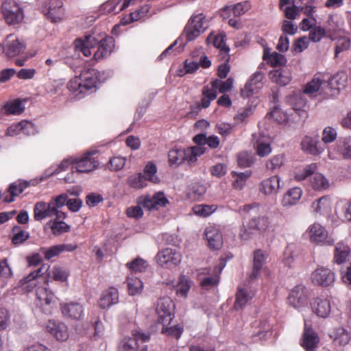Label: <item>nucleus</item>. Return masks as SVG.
<instances>
[{"label":"nucleus","mask_w":351,"mask_h":351,"mask_svg":"<svg viewBox=\"0 0 351 351\" xmlns=\"http://www.w3.org/2000/svg\"><path fill=\"white\" fill-rule=\"evenodd\" d=\"M225 34H220L214 38L212 36V34H210L206 38V42L209 43L210 42L213 43V45L220 49V51L222 55V58L226 61L228 62L230 59V56L228 52L230 51V48L226 46L225 43Z\"/></svg>","instance_id":"28"},{"label":"nucleus","mask_w":351,"mask_h":351,"mask_svg":"<svg viewBox=\"0 0 351 351\" xmlns=\"http://www.w3.org/2000/svg\"><path fill=\"white\" fill-rule=\"evenodd\" d=\"M3 108L5 110L6 114H20L25 109L19 99L5 104Z\"/></svg>","instance_id":"44"},{"label":"nucleus","mask_w":351,"mask_h":351,"mask_svg":"<svg viewBox=\"0 0 351 351\" xmlns=\"http://www.w3.org/2000/svg\"><path fill=\"white\" fill-rule=\"evenodd\" d=\"M68 88L73 92L79 90L80 93L84 94L85 92H86L83 86L80 76L75 77L73 79L71 80L68 84Z\"/></svg>","instance_id":"60"},{"label":"nucleus","mask_w":351,"mask_h":351,"mask_svg":"<svg viewBox=\"0 0 351 351\" xmlns=\"http://www.w3.org/2000/svg\"><path fill=\"white\" fill-rule=\"evenodd\" d=\"M317 169V165L315 163L310 164L306 166L304 169L295 175V178L298 180H303L308 176L312 175Z\"/></svg>","instance_id":"63"},{"label":"nucleus","mask_w":351,"mask_h":351,"mask_svg":"<svg viewBox=\"0 0 351 351\" xmlns=\"http://www.w3.org/2000/svg\"><path fill=\"white\" fill-rule=\"evenodd\" d=\"M189 288L190 285L187 278L184 276H180L179 282L175 287L176 293L183 298H186Z\"/></svg>","instance_id":"48"},{"label":"nucleus","mask_w":351,"mask_h":351,"mask_svg":"<svg viewBox=\"0 0 351 351\" xmlns=\"http://www.w3.org/2000/svg\"><path fill=\"white\" fill-rule=\"evenodd\" d=\"M254 156L251 153L242 152L238 154L237 162L241 167H249L254 163Z\"/></svg>","instance_id":"47"},{"label":"nucleus","mask_w":351,"mask_h":351,"mask_svg":"<svg viewBox=\"0 0 351 351\" xmlns=\"http://www.w3.org/2000/svg\"><path fill=\"white\" fill-rule=\"evenodd\" d=\"M53 234L60 235L70 230V226L62 221H54L51 226Z\"/></svg>","instance_id":"56"},{"label":"nucleus","mask_w":351,"mask_h":351,"mask_svg":"<svg viewBox=\"0 0 351 351\" xmlns=\"http://www.w3.org/2000/svg\"><path fill=\"white\" fill-rule=\"evenodd\" d=\"M347 76L344 72H339L334 75L328 82V86L332 90L339 91L346 87Z\"/></svg>","instance_id":"33"},{"label":"nucleus","mask_w":351,"mask_h":351,"mask_svg":"<svg viewBox=\"0 0 351 351\" xmlns=\"http://www.w3.org/2000/svg\"><path fill=\"white\" fill-rule=\"evenodd\" d=\"M215 210V206L206 204L196 205L193 208V213L200 217H207Z\"/></svg>","instance_id":"55"},{"label":"nucleus","mask_w":351,"mask_h":351,"mask_svg":"<svg viewBox=\"0 0 351 351\" xmlns=\"http://www.w3.org/2000/svg\"><path fill=\"white\" fill-rule=\"evenodd\" d=\"M114 47V40L112 36H106L99 40L97 46V51L94 53V59L95 61H99L108 57Z\"/></svg>","instance_id":"13"},{"label":"nucleus","mask_w":351,"mask_h":351,"mask_svg":"<svg viewBox=\"0 0 351 351\" xmlns=\"http://www.w3.org/2000/svg\"><path fill=\"white\" fill-rule=\"evenodd\" d=\"M322 84V82L319 78H313L310 82H308L302 92L305 95L306 94H313L319 89Z\"/></svg>","instance_id":"61"},{"label":"nucleus","mask_w":351,"mask_h":351,"mask_svg":"<svg viewBox=\"0 0 351 351\" xmlns=\"http://www.w3.org/2000/svg\"><path fill=\"white\" fill-rule=\"evenodd\" d=\"M282 10L287 19L294 20L300 16V12L303 10V8L293 4L291 6L286 7Z\"/></svg>","instance_id":"54"},{"label":"nucleus","mask_w":351,"mask_h":351,"mask_svg":"<svg viewBox=\"0 0 351 351\" xmlns=\"http://www.w3.org/2000/svg\"><path fill=\"white\" fill-rule=\"evenodd\" d=\"M251 5L248 1H243L231 5V10L234 17H240L250 10Z\"/></svg>","instance_id":"51"},{"label":"nucleus","mask_w":351,"mask_h":351,"mask_svg":"<svg viewBox=\"0 0 351 351\" xmlns=\"http://www.w3.org/2000/svg\"><path fill=\"white\" fill-rule=\"evenodd\" d=\"M97 152H87L81 158H74L75 167H72V169H75L77 172L80 173H88L97 169L99 166V161L93 155L97 154Z\"/></svg>","instance_id":"6"},{"label":"nucleus","mask_w":351,"mask_h":351,"mask_svg":"<svg viewBox=\"0 0 351 351\" xmlns=\"http://www.w3.org/2000/svg\"><path fill=\"white\" fill-rule=\"evenodd\" d=\"M225 267V263L221 260L220 263L214 268L213 274L201 280V287L206 290L217 286L219 282L220 274Z\"/></svg>","instance_id":"20"},{"label":"nucleus","mask_w":351,"mask_h":351,"mask_svg":"<svg viewBox=\"0 0 351 351\" xmlns=\"http://www.w3.org/2000/svg\"><path fill=\"white\" fill-rule=\"evenodd\" d=\"M269 76L273 82L280 86H285L288 84L291 80L289 72L283 69H279L271 71L269 73Z\"/></svg>","instance_id":"31"},{"label":"nucleus","mask_w":351,"mask_h":351,"mask_svg":"<svg viewBox=\"0 0 351 351\" xmlns=\"http://www.w3.org/2000/svg\"><path fill=\"white\" fill-rule=\"evenodd\" d=\"M127 265L128 266L129 269L133 271L142 272L146 268L147 263L146 261L142 258H136L131 263H128Z\"/></svg>","instance_id":"64"},{"label":"nucleus","mask_w":351,"mask_h":351,"mask_svg":"<svg viewBox=\"0 0 351 351\" xmlns=\"http://www.w3.org/2000/svg\"><path fill=\"white\" fill-rule=\"evenodd\" d=\"M268 62L274 67L282 66L286 64L287 58L284 55L274 51Z\"/></svg>","instance_id":"59"},{"label":"nucleus","mask_w":351,"mask_h":351,"mask_svg":"<svg viewBox=\"0 0 351 351\" xmlns=\"http://www.w3.org/2000/svg\"><path fill=\"white\" fill-rule=\"evenodd\" d=\"M34 219L36 221L43 220L47 217L54 216L57 210L52 203L48 204L44 202H39L36 204L34 209Z\"/></svg>","instance_id":"19"},{"label":"nucleus","mask_w":351,"mask_h":351,"mask_svg":"<svg viewBox=\"0 0 351 351\" xmlns=\"http://www.w3.org/2000/svg\"><path fill=\"white\" fill-rule=\"evenodd\" d=\"M25 45L12 34L6 37L3 44V52L9 58H12L23 53Z\"/></svg>","instance_id":"10"},{"label":"nucleus","mask_w":351,"mask_h":351,"mask_svg":"<svg viewBox=\"0 0 351 351\" xmlns=\"http://www.w3.org/2000/svg\"><path fill=\"white\" fill-rule=\"evenodd\" d=\"M118 302L119 293L117 289L110 287L102 293L99 301V305L101 308H106L118 303Z\"/></svg>","instance_id":"26"},{"label":"nucleus","mask_w":351,"mask_h":351,"mask_svg":"<svg viewBox=\"0 0 351 351\" xmlns=\"http://www.w3.org/2000/svg\"><path fill=\"white\" fill-rule=\"evenodd\" d=\"M311 279L315 285L328 287L334 282L335 274L329 269L318 267L312 273Z\"/></svg>","instance_id":"12"},{"label":"nucleus","mask_w":351,"mask_h":351,"mask_svg":"<svg viewBox=\"0 0 351 351\" xmlns=\"http://www.w3.org/2000/svg\"><path fill=\"white\" fill-rule=\"evenodd\" d=\"M77 248V246L72 244H61L53 245L47 249L45 252V257L46 259H51V258L60 254L62 252H72Z\"/></svg>","instance_id":"32"},{"label":"nucleus","mask_w":351,"mask_h":351,"mask_svg":"<svg viewBox=\"0 0 351 351\" xmlns=\"http://www.w3.org/2000/svg\"><path fill=\"white\" fill-rule=\"evenodd\" d=\"M232 174L234 178L232 182L233 188L237 190H241L245 186L247 179L251 176V172L250 171L241 173L232 171Z\"/></svg>","instance_id":"36"},{"label":"nucleus","mask_w":351,"mask_h":351,"mask_svg":"<svg viewBox=\"0 0 351 351\" xmlns=\"http://www.w3.org/2000/svg\"><path fill=\"white\" fill-rule=\"evenodd\" d=\"M254 146L257 154L261 157L267 156L271 152L269 137L261 133L253 134Z\"/></svg>","instance_id":"18"},{"label":"nucleus","mask_w":351,"mask_h":351,"mask_svg":"<svg viewBox=\"0 0 351 351\" xmlns=\"http://www.w3.org/2000/svg\"><path fill=\"white\" fill-rule=\"evenodd\" d=\"M308 299L307 291L304 286H295L290 292L288 302L290 305L295 308L304 305Z\"/></svg>","instance_id":"14"},{"label":"nucleus","mask_w":351,"mask_h":351,"mask_svg":"<svg viewBox=\"0 0 351 351\" xmlns=\"http://www.w3.org/2000/svg\"><path fill=\"white\" fill-rule=\"evenodd\" d=\"M205 235L208 246L214 250H219L223 244L221 232L213 227H208L205 230Z\"/></svg>","instance_id":"23"},{"label":"nucleus","mask_w":351,"mask_h":351,"mask_svg":"<svg viewBox=\"0 0 351 351\" xmlns=\"http://www.w3.org/2000/svg\"><path fill=\"white\" fill-rule=\"evenodd\" d=\"M184 149H173L169 152V162L171 166L179 165L184 161Z\"/></svg>","instance_id":"39"},{"label":"nucleus","mask_w":351,"mask_h":351,"mask_svg":"<svg viewBox=\"0 0 351 351\" xmlns=\"http://www.w3.org/2000/svg\"><path fill=\"white\" fill-rule=\"evenodd\" d=\"M13 231L16 232L12 239V242L14 245H19L23 243L29 237V232L23 230L19 226H14Z\"/></svg>","instance_id":"45"},{"label":"nucleus","mask_w":351,"mask_h":351,"mask_svg":"<svg viewBox=\"0 0 351 351\" xmlns=\"http://www.w3.org/2000/svg\"><path fill=\"white\" fill-rule=\"evenodd\" d=\"M168 203L169 201L163 192L156 193L153 196H141L137 199L138 205L128 208L126 214L129 217L139 219L143 215V208L152 210L164 207Z\"/></svg>","instance_id":"2"},{"label":"nucleus","mask_w":351,"mask_h":351,"mask_svg":"<svg viewBox=\"0 0 351 351\" xmlns=\"http://www.w3.org/2000/svg\"><path fill=\"white\" fill-rule=\"evenodd\" d=\"M289 102L292 106L293 109L298 112L299 116L306 117V111L304 108L306 106V95L302 92L294 93L289 99Z\"/></svg>","instance_id":"24"},{"label":"nucleus","mask_w":351,"mask_h":351,"mask_svg":"<svg viewBox=\"0 0 351 351\" xmlns=\"http://www.w3.org/2000/svg\"><path fill=\"white\" fill-rule=\"evenodd\" d=\"M158 263L165 267L176 266L181 261V255L175 250L166 248L159 252L156 257Z\"/></svg>","instance_id":"8"},{"label":"nucleus","mask_w":351,"mask_h":351,"mask_svg":"<svg viewBox=\"0 0 351 351\" xmlns=\"http://www.w3.org/2000/svg\"><path fill=\"white\" fill-rule=\"evenodd\" d=\"M186 155L184 161L186 160L189 164L194 163L197 160V156H201L205 152V148L201 146H194L184 149Z\"/></svg>","instance_id":"35"},{"label":"nucleus","mask_w":351,"mask_h":351,"mask_svg":"<svg viewBox=\"0 0 351 351\" xmlns=\"http://www.w3.org/2000/svg\"><path fill=\"white\" fill-rule=\"evenodd\" d=\"M2 11L6 22L10 25L17 24L23 19L21 8L14 2L4 1L2 4Z\"/></svg>","instance_id":"7"},{"label":"nucleus","mask_w":351,"mask_h":351,"mask_svg":"<svg viewBox=\"0 0 351 351\" xmlns=\"http://www.w3.org/2000/svg\"><path fill=\"white\" fill-rule=\"evenodd\" d=\"M280 178L277 176H271L262 181L260 191L267 195H274L280 189Z\"/></svg>","instance_id":"27"},{"label":"nucleus","mask_w":351,"mask_h":351,"mask_svg":"<svg viewBox=\"0 0 351 351\" xmlns=\"http://www.w3.org/2000/svg\"><path fill=\"white\" fill-rule=\"evenodd\" d=\"M99 72L94 69H87L82 71L80 78L86 91H93L99 81Z\"/></svg>","instance_id":"16"},{"label":"nucleus","mask_w":351,"mask_h":351,"mask_svg":"<svg viewBox=\"0 0 351 351\" xmlns=\"http://www.w3.org/2000/svg\"><path fill=\"white\" fill-rule=\"evenodd\" d=\"M319 338L316 332L306 322L304 329L300 341L301 346L306 351H315L318 347Z\"/></svg>","instance_id":"9"},{"label":"nucleus","mask_w":351,"mask_h":351,"mask_svg":"<svg viewBox=\"0 0 351 351\" xmlns=\"http://www.w3.org/2000/svg\"><path fill=\"white\" fill-rule=\"evenodd\" d=\"M174 304L169 297L160 298L157 303L156 312L158 315V322L163 326L168 325L173 317Z\"/></svg>","instance_id":"4"},{"label":"nucleus","mask_w":351,"mask_h":351,"mask_svg":"<svg viewBox=\"0 0 351 351\" xmlns=\"http://www.w3.org/2000/svg\"><path fill=\"white\" fill-rule=\"evenodd\" d=\"M99 41L93 36L88 35L84 38H77L75 42V47L81 51L83 55L88 57L91 55V49L96 48Z\"/></svg>","instance_id":"15"},{"label":"nucleus","mask_w":351,"mask_h":351,"mask_svg":"<svg viewBox=\"0 0 351 351\" xmlns=\"http://www.w3.org/2000/svg\"><path fill=\"white\" fill-rule=\"evenodd\" d=\"M308 234L311 242L317 244L323 243L328 237V232L325 228L317 223L309 226Z\"/></svg>","instance_id":"25"},{"label":"nucleus","mask_w":351,"mask_h":351,"mask_svg":"<svg viewBox=\"0 0 351 351\" xmlns=\"http://www.w3.org/2000/svg\"><path fill=\"white\" fill-rule=\"evenodd\" d=\"M42 12L52 22L60 21L63 16L64 9L62 0H45Z\"/></svg>","instance_id":"5"},{"label":"nucleus","mask_w":351,"mask_h":351,"mask_svg":"<svg viewBox=\"0 0 351 351\" xmlns=\"http://www.w3.org/2000/svg\"><path fill=\"white\" fill-rule=\"evenodd\" d=\"M36 297L40 305H49L53 299V294L47 288L39 287L36 290Z\"/></svg>","instance_id":"40"},{"label":"nucleus","mask_w":351,"mask_h":351,"mask_svg":"<svg viewBox=\"0 0 351 351\" xmlns=\"http://www.w3.org/2000/svg\"><path fill=\"white\" fill-rule=\"evenodd\" d=\"M330 336L333 339L335 343L340 346L346 345L350 341V335L348 332L343 328H339L334 330Z\"/></svg>","instance_id":"34"},{"label":"nucleus","mask_w":351,"mask_h":351,"mask_svg":"<svg viewBox=\"0 0 351 351\" xmlns=\"http://www.w3.org/2000/svg\"><path fill=\"white\" fill-rule=\"evenodd\" d=\"M313 312L320 317H327L330 311V302L327 298H317L311 303Z\"/></svg>","instance_id":"21"},{"label":"nucleus","mask_w":351,"mask_h":351,"mask_svg":"<svg viewBox=\"0 0 351 351\" xmlns=\"http://www.w3.org/2000/svg\"><path fill=\"white\" fill-rule=\"evenodd\" d=\"M326 29L321 26H315L312 28L309 33V39L314 42H319L322 38L326 35Z\"/></svg>","instance_id":"58"},{"label":"nucleus","mask_w":351,"mask_h":351,"mask_svg":"<svg viewBox=\"0 0 351 351\" xmlns=\"http://www.w3.org/2000/svg\"><path fill=\"white\" fill-rule=\"evenodd\" d=\"M147 178L141 173L131 176L128 178V183L130 186L135 189L143 188L147 185Z\"/></svg>","instance_id":"46"},{"label":"nucleus","mask_w":351,"mask_h":351,"mask_svg":"<svg viewBox=\"0 0 351 351\" xmlns=\"http://www.w3.org/2000/svg\"><path fill=\"white\" fill-rule=\"evenodd\" d=\"M259 206L255 204H245L239 208L238 212L244 217H252L247 226H243L241 228L239 232L241 239L247 241L252 238L255 231L263 233L268 229L270 224L269 217L266 215L255 216L259 213Z\"/></svg>","instance_id":"1"},{"label":"nucleus","mask_w":351,"mask_h":351,"mask_svg":"<svg viewBox=\"0 0 351 351\" xmlns=\"http://www.w3.org/2000/svg\"><path fill=\"white\" fill-rule=\"evenodd\" d=\"M302 194V189L299 187L292 188L287 191L282 199L283 206H291L298 203Z\"/></svg>","instance_id":"29"},{"label":"nucleus","mask_w":351,"mask_h":351,"mask_svg":"<svg viewBox=\"0 0 351 351\" xmlns=\"http://www.w3.org/2000/svg\"><path fill=\"white\" fill-rule=\"evenodd\" d=\"M349 254V247L343 243H338L335 246V262L340 264L343 263Z\"/></svg>","instance_id":"38"},{"label":"nucleus","mask_w":351,"mask_h":351,"mask_svg":"<svg viewBox=\"0 0 351 351\" xmlns=\"http://www.w3.org/2000/svg\"><path fill=\"white\" fill-rule=\"evenodd\" d=\"M283 154H278L273 156L267 162L266 167L267 169L274 171L275 169H279L283 165Z\"/></svg>","instance_id":"57"},{"label":"nucleus","mask_w":351,"mask_h":351,"mask_svg":"<svg viewBox=\"0 0 351 351\" xmlns=\"http://www.w3.org/2000/svg\"><path fill=\"white\" fill-rule=\"evenodd\" d=\"M128 289L130 295L139 293L143 289V282L137 278L128 279Z\"/></svg>","instance_id":"52"},{"label":"nucleus","mask_w":351,"mask_h":351,"mask_svg":"<svg viewBox=\"0 0 351 351\" xmlns=\"http://www.w3.org/2000/svg\"><path fill=\"white\" fill-rule=\"evenodd\" d=\"M251 298L252 297L247 293V291L245 289L238 287L236 300L234 304V308L236 310L242 309Z\"/></svg>","instance_id":"37"},{"label":"nucleus","mask_w":351,"mask_h":351,"mask_svg":"<svg viewBox=\"0 0 351 351\" xmlns=\"http://www.w3.org/2000/svg\"><path fill=\"white\" fill-rule=\"evenodd\" d=\"M319 143L317 137L305 136L302 143V149L313 155H317L322 152V149L318 147Z\"/></svg>","instance_id":"30"},{"label":"nucleus","mask_w":351,"mask_h":351,"mask_svg":"<svg viewBox=\"0 0 351 351\" xmlns=\"http://www.w3.org/2000/svg\"><path fill=\"white\" fill-rule=\"evenodd\" d=\"M62 314L65 317L73 319H81L83 316L84 308L79 302H71L61 304Z\"/></svg>","instance_id":"22"},{"label":"nucleus","mask_w":351,"mask_h":351,"mask_svg":"<svg viewBox=\"0 0 351 351\" xmlns=\"http://www.w3.org/2000/svg\"><path fill=\"white\" fill-rule=\"evenodd\" d=\"M16 128L27 136L34 135L38 132L36 125L29 121H21L17 123Z\"/></svg>","instance_id":"49"},{"label":"nucleus","mask_w":351,"mask_h":351,"mask_svg":"<svg viewBox=\"0 0 351 351\" xmlns=\"http://www.w3.org/2000/svg\"><path fill=\"white\" fill-rule=\"evenodd\" d=\"M203 98L201 101V108H206L209 106L210 101L216 99L217 94L210 93V88L206 86L202 88Z\"/></svg>","instance_id":"53"},{"label":"nucleus","mask_w":351,"mask_h":351,"mask_svg":"<svg viewBox=\"0 0 351 351\" xmlns=\"http://www.w3.org/2000/svg\"><path fill=\"white\" fill-rule=\"evenodd\" d=\"M337 138V132L331 127H326L322 132V140L325 143L333 142Z\"/></svg>","instance_id":"62"},{"label":"nucleus","mask_w":351,"mask_h":351,"mask_svg":"<svg viewBox=\"0 0 351 351\" xmlns=\"http://www.w3.org/2000/svg\"><path fill=\"white\" fill-rule=\"evenodd\" d=\"M49 266L47 265H43L39 269L32 271L28 276H25L21 280L22 283H28L35 280L36 278L42 276L49 270Z\"/></svg>","instance_id":"50"},{"label":"nucleus","mask_w":351,"mask_h":351,"mask_svg":"<svg viewBox=\"0 0 351 351\" xmlns=\"http://www.w3.org/2000/svg\"><path fill=\"white\" fill-rule=\"evenodd\" d=\"M311 183L315 190L326 189L329 186L327 179L321 173H314L311 179Z\"/></svg>","instance_id":"43"},{"label":"nucleus","mask_w":351,"mask_h":351,"mask_svg":"<svg viewBox=\"0 0 351 351\" xmlns=\"http://www.w3.org/2000/svg\"><path fill=\"white\" fill-rule=\"evenodd\" d=\"M263 78L264 75L261 71L255 72L246 82L245 87L241 89V96L243 97H249L256 93L263 86Z\"/></svg>","instance_id":"11"},{"label":"nucleus","mask_w":351,"mask_h":351,"mask_svg":"<svg viewBox=\"0 0 351 351\" xmlns=\"http://www.w3.org/2000/svg\"><path fill=\"white\" fill-rule=\"evenodd\" d=\"M208 27V23L203 14L193 16L186 25L182 36L187 42L192 41L202 34Z\"/></svg>","instance_id":"3"},{"label":"nucleus","mask_w":351,"mask_h":351,"mask_svg":"<svg viewBox=\"0 0 351 351\" xmlns=\"http://www.w3.org/2000/svg\"><path fill=\"white\" fill-rule=\"evenodd\" d=\"M47 330L58 341H64L69 336L67 326L62 322L50 320L47 324Z\"/></svg>","instance_id":"17"},{"label":"nucleus","mask_w":351,"mask_h":351,"mask_svg":"<svg viewBox=\"0 0 351 351\" xmlns=\"http://www.w3.org/2000/svg\"><path fill=\"white\" fill-rule=\"evenodd\" d=\"M337 151L344 158H351V137L339 141L337 144Z\"/></svg>","instance_id":"42"},{"label":"nucleus","mask_w":351,"mask_h":351,"mask_svg":"<svg viewBox=\"0 0 351 351\" xmlns=\"http://www.w3.org/2000/svg\"><path fill=\"white\" fill-rule=\"evenodd\" d=\"M138 343L135 339L125 337L119 343L118 351H137Z\"/></svg>","instance_id":"41"}]
</instances>
